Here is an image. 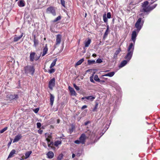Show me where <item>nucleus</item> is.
<instances>
[{"mask_svg": "<svg viewBox=\"0 0 160 160\" xmlns=\"http://www.w3.org/2000/svg\"><path fill=\"white\" fill-rule=\"evenodd\" d=\"M134 48L133 44H130L127 49L128 52L124 57L125 59L129 61L131 60Z\"/></svg>", "mask_w": 160, "mask_h": 160, "instance_id": "1", "label": "nucleus"}, {"mask_svg": "<svg viewBox=\"0 0 160 160\" xmlns=\"http://www.w3.org/2000/svg\"><path fill=\"white\" fill-rule=\"evenodd\" d=\"M24 71L27 75L28 74L33 75L35 72V69L32 66H28L24 67Z\"/></svg>", "mask_w": 160, "mask_h": 160, "instance_id": "2", "label": "nucleus"}, {"mask_svg": "<svg viewBox=\"0 0 160 160\" xmlns=\"http://www.w3.org/2000/svg\"><path fill=\"white\" fill-rule=\"evenodd\" d=\"M144 23L143 21H142V18H139L135 24V27L137 29H135L138 32L142 28Z\"/></svg>", "mask_w": 160, "mask_h": 160, "instance_id": "3", "label": "nucleus"}, {"mask_svg": "<svg viewBox=\"0 0 160 160\" xmlns=\"http://www.w3.org/2000/svg\"><path fill=\"white\" fill-rule=\"evenodd\" d=\"M137 32V31L135 29L134 31L132 32V34L131 39L133 41V42H131L130 44H133L134 47V45L136 40V37L138 33V32Z\"/></svg>", "mask_w": 160, "mask_h": 160, "instance_id": "4", "label": "nucleus"}, {"mask_svg": "<svg viewBox=\"0 0 160 160\" xmlns=\"http://www.w3.org/2000/svg\"><path fill=\"white\" fill-rule=\"evenodd\" d=\"M45 135L46 140L47 142L48 147H51V145L52 144V142H50V139L52 138V136L50 134L47 133H46Z\"/></svg>", "mask_w": 160, "mask_h": 160, "instance_id": "5", "label": "nucleus"}, {"mask_svg": "<svg viewBox=\"0 0 160 160\" xmlns=\"http://www.w3.org/2000/svg\"><path fill=\"white\" fill-rule=\"evenodd\" d=\"M46 12L48 13H51L54 16L56 15L55 9L52 7H50L48 8L47 9Z\"/></svg>", "mask_w": 160, "mask_h": 160, "instance_id": "6", "label": "nucleus"}, {"mask_svg": "<svg viewBox=\"0 0 160 160\" xmlns=\"http://www.w3.org/2000/svg\"><path fill=\"white\" fill-rule=\"evenodd\" d=\"M111 13L110 12H108L107 13V16L106 17V14L105 13L103 15V20L104 22H108L107 18H111Z\"/></svg>", "mask_w": 160, "mask_h": 160, "instance_id": "7", "label": "nucleus"}, {"mask_svg": "<svg viewBox=\"0 0 160 160\" xmlns=\"http://www.w3.org/2000/svg\"><path fill=\"white\" fill-rule=\"evenodd\" d=\"M55 85V79L53 78L50 80L49 82L48 87L49 88L51 89H52L53 87Z\"/></svg>", "mask_w": 160, "mask_h": 160, "instance_id": "8", "label": "nucleus"}, {"mask_svg": "<svg viewBox=\"0 0 160 160\" xmlns=\"http://www.w3.org/2000/svg\"><path fill=\"white\" fill-rule=\"evenodd\" d=\"M86 139V136L84 133L82 134L79 138L80 142H81V143L82 144L85 143Z\"/></svg>", "mask_w": 160, "mask_h": 160, "instance_id": "9", "label": "nucleus"}, {"mask_svg": "<svg viewBox=\"0 0 160 160\" xmlns=\"http://www.w3.org/2000/svg\"><path fill=\"white\" fill-rule=\"evenodd\" d=\"M62 36L60 34H58L56 36V44L59 45L60 44L61 41Z\"/></svg>", "mask_w": 160, "mask_h": 160, "instance_id": "10", "label": "nucleus"}, {"mask_svg": "<svg viewBox=\"0 0 160 160\" xmlns=\"http://www.w3.org/2000/svg\"><path fill=\"white\" fill-rule=\"evenodd\" d=\"M22 138V136L21 134H18L17 135L15 136L14 138L13 139V142H18L20 139Z\"/></svg>", "mask_w": 160, "mask_h": 160, "instance_id": "11", "label": "nucleus"}, {"mask_svg": "<svg viewBox=\"0 0 160 160\" xmlns=\"http://www.w3.org/2000/svg\"><path fill=\"white\" fill-rule=\"evenodd\" d=\"M48 51V45L47 44H46L45 45L43 49L42 53V57L44 56L47 54Z\"/></svg>", "mask_w": 160, "mask_h": 160, "instance_id": "12", "label": "nucleus"}, {"mask_svg": "<svg viewBox=\"0 0 160 160\" xmlns=\"http://www.w3.org/2000/svg\"><path fill=\"white\" fill-rule=\"evenodd\" d=\"M34 44L33 46L36 48L39 43V41L38 39L36 38V37L35 35L34 36L33 39Z\"/></svg>", "mask_w": 160, "mask_h": 160, "instance_id": "13", "label": "nucleus"}, {"mask_svg": "<svg viewBox=\"0 0 160 160\" xmlns=\"http://www.w3.org/2000/svg\"><path fill=\"white\" fill-rule=\"evenodd\" d=\"M107 82L109 84L113 87H116L117 85V83L114 81L110 80V79H109L107 81Z\"/></svg>", "mask_w": 160, "mask_h": 160, "instance_id": "14", "label": "nucleus"}, {"mask_svg": "<svg viewBox=\"0 0 160 160\" xmlns=\"http://www.w3.org/2000/svg\"><path fill=\"white\" fill-rule=\"evenodd\" d=\"M25 3L24 0H20L18 2V6L20 7H22L25 6Z\"/></svg>", "mask_w": 160, "mask_h": 160, "instance_id": "15", "label": "nucleus"}, {"mask_svg": "<svg viewBox=\"0 0 160 160\" xmlns=\"http://www.w3.org/2000/svg\"><path fill=\"white\" fill-rule=\"evenodd\" d=\"M142 8L140 10V11L142 12H148L150 11V7L149 6H147L142 7Z\"/></svg>", "mask_w": 160, "mask_h": 160, "instance_id": "16", "label": "nucleus"}, {"mask_svg": "<svg viewBox=\"0 0 160 160\" xmlns=\"http://www.w3.org/2000/svg\"><path fill=\"white\" fill-rule=\"evenodd\" d=\"M8 97L11 99H16L18 98L17 95L8 94L7 95Z\"/></svg>", "mask_w": 160, "mask_h": 160, "instance_id": "17", "label": "nucleus"}, {"mask_svg": "<svg viewBox=\"0 0 160 160\" xmlns=\"http://www.w3.org/2000/svg\"><path fill=\"white\" fill-rule=\"evenodd\" d=\"M129 62V61H128L127 60H124L121 63L120 65L119 66V68H121L122 67L126 65L128 63V62Z\"/></svg>", "mask_w": 160, "mask_h": 160, "instance_id": "18", "label": "nucleus"}, {"mask_svg": "<svg viewBox=\"0 0 160 160\" xmlns=\"http://www.w3.org/2000/svg\"><path fill=\"white\" fill-rule=\"evenodd\" d=\"M68 89L69 90L70 92L72 95H73L75 96H76L77 93L76 92L75 90L72 88L70 86H69Z\"/></svg>", "mask_w": 160, "mask_h": 160, "instance_id": "19", "label": "nucleus"}, {"mask_svg": "<svg viewBox=\"0 0 160 160\" xmlns=\"http://www.w3.org/2000/svg\"><path fill=\"white\" fill-rule=\"evenodd\" d=\"M115 73L114 72H112L107 74H105L104 75H103L102 76V77H103L104 76H108L109 77H112L114 75Z\"/></svg>", "mask_w": 160, "mask_h": 160, "instance_id": "20", "label": "nucleus"}, {"mask_svg": "<svg viewBox=\"0 0 160 160\" xmlns=\"http://www.w3.org/2000/svg\"><path fill=\"white\" fill-rule=\"evenodd\" d=\"M35 53L34 52H31L30 53V61L31 62L33 61L34 60V57L35 55Z\"/></svg>", "mask_w": 160, "mask_h": 160, "instance_id": "21", "label": "nucleus"}, {"mask_svg": "<svg viewBox=\"0 0 160 160\" xmlns=\"http://www.w3.org/2000/svg\"><path fill=\"white\" fill-rule=\"evenodd\" d=\"M54 97L52 94H50V104L52 106L54 101Z\"/></svg>", "mask_w": 160, "mask_h": 160, "instance_id": "22", "label": "nucleus"}, {"mask_svg": "<svg viewBox=\"0 0 160 160\" xmlns=\"http://www.w3.org/2000/svg\"><path fill=\"white\" fill-rule=\"evenodd\" d=\"M24 33H22L21 35L18 37H15L14 38L13 41L14 42H16L18 41L19 40H20L22 37L23 36Z\"/></svg>", "mask_w": 160, "mask_h": 160, "instance_id": "23", "label": "nucleus"}, {"mask_svg": "<svg viewBox=\"0 0 160 160\" xmlns=\"http://www.w3.org/2000/svg\"><path fill=\"white\" fill-rule=\"evenodd\" d=\"M47 155L49 158H52L53 157L54 153L52 151H49L47 153Z\"/></svg>", "mask_w": 160, "mask_h": 160, "instance_id": "24", "label": "nucleus"}, {"mask_svg": "<svg viewBox=\"0 0 160 160\" xmlns=\"http://www.w3.org/2000/svg\"><path fill=\"white\" fill-rule=\"evenodd\" d=\"M16 153V151L14 149L12 150L10 152L8 158H10L13 157V155Z\"/></svg>", "mask_w": 160, "mask_h": 160, "instance_id": "25", "label": "nucleus"}, {"mask_svg": "<svg viewBox=\"0 0 160 160\" xmlns=\"http://www.w3.org/2000/svg\"><path fill=\"white\" fill-rule=\"evenodd\" d=\"M95 98V97L93 96H89L86 97V99L91 101H93Z\"/></svg>", "mask_w": 160, "mask_h": 160, "instance_id": "26", "label": "nucleus"}, {"mask_svg": "<svg viewBox=\"0 0 160 160\" xmlns=\"http://www.w3.org/2000/svg\"><path fill=\"white\" fill-rule=\"evenodd\" d=\"M32 153V151H31L26 152L25 154V159H26L28 158Z\"/></svg>", "mask_w": 160, "mask_h": 160, "instance_id": "27", "label": "nucleus"}, {"mask_svg": "<svg viewBox=\"0 0 160 160\" xmlns=\"http://www.w3.org/2000/svg\"><path fill=\"white\" fill-rule=\"evenodd\" d=\"M62 143V141L57 140L54 143V145L56 147H58L59 145H61Z\"/></svg>", "mask_w": 160, "mask_h": 160, "instance_id": "28", "label": "nucleus"}, {"mask_svg": "<svg viewBox=\"0 0 160 160\" xmlns=\"http://www.w3.org/2000/svg\"><path fill=\"white\" fill-rule=\"evenodd\" d=\"M91 42V40L90 39H88V40L87 41H85L84 44H85V47H87L89 46V45L90 44Z\"/></svg>", "mask_w": 160, "mask_h": 160, "instance_id": "29", "label": "nucleus"}, {"mask_svg": "<svg viewBox=\"0 0 160 160\" xmlns=\"http://www.w3.org/2000/svg\"><path fill=\"white\" fill-rule=\"evenodd\" d=\"M57 61V58L53 60V61L52 62V63L51 64L50 66V68H52L55 65V64L56 63V62Z\"/></svg>", "mask_w": 160, "mask_h": 160, "instance_id": "30", "label": "nucleus"}, {"mask_svg": "<svg viewBox=\"0 0 160 160\" xmlns=\"http://www.w3.org/2000/svg\"><path fill=\"white\" fill-rule=\"evenodd\" d=\"M109 30V26L108 25L107 26V29L104 33V38H105V37H106L108 34V32Z\"/></svg>", "mask_w": 160, "mask_h": 160, "instance_id": "31", "label": "nucleus"}, {"mask_svg": "<svg viewBox=\"0 0 160 160\" xmlns=\"http://www.w3.org/2000/svg\"><path fill=\"white\" fill-rule=\"evenodd\" d=\"M84 61V59L83 58L81 59L80 60L77 62L76 64V66L80 65Z\"/></svg>", "mask_w": 160, "mask_h": 160, "instance_id": "32", "label": "nucleus"}, {"mask_svg": "<svg viewBox=\"0 0 160 160\" xmlns=\"http://www.w3.org/2000/svg\"><path fill=\"white\" fill-rule=\"evenodd\" d=\"M88 64L90 65L94 63L95 62V61L94 60H88Z\"/></svg>", "mask_w": 160, "mask_h": 160, "instance_id": "33", "label": "nucleus"}, {"mask_svg": "<svg viewBox=\"0 0 160 160\" xmlns=\"http://www.w3.org/2000/svg\"><path fill=\"white\" fill-rule=\"evenodd\" d=\"M94 80L96 82H98L99 81L100 79L99 78L98 76L97 75H95L94 77Z\"/></svg>", "mask_w": 160, "mask_h": 160, "instance_id": "34", "label": "nucleus"}, {"mask_svg": "<svg viewBox=\"0 0 160 160\" xmlns=\"http://www.w3.org/2000/svg\"><path fill=\"white\" fill-rule=\"evenodd\" d=\"M148 2L147 1H146L142 3V7L147 6H148Z\"/></svg>", "mask_w": 160, "mask_h": 160, "instance_id": "35", "label": "nucleus"}, {"mask_svg": "<svg viewBox=\"0 0 160 160\" xmlns=\"http://www.w3.org/2000/svg\"><path fill=\"white\" fill-rule=\"evenodd\" d=\"M61 19V17L60 16H58L56 18H55L53 21V22H56L57 21L60 20Z\"/></svg>", "mask_w": 160, "mask_h": 160, "instance_id": "36", "label": "nucleus"}, {"mask_svg": "<svg viewBox=\"0 0 160 160\" xmlns=\"http://www.w3.org/2000/svg\"><path fill=\"white\" fill-rule=\"evenodd\" d=\"M157 6V4H155L152 6H150V11H151L152 10H153L154 8H155V7Z\"/></svg>", "mask_w": 160, "mask_h": 160, "instance_id": "37", "label": "nucleus"}, {"mask_svg": "<svg viewBox=\"0 0 160 160\" xmlns=\"http://www.w3.org/2000/svg\"><path fill=\"white\" fill-rule=\"evenodd\" d=\"M157 6V4H155L152 6H150V11H151L152 10H153L154 8H155V7Z\"/></svg>", "mask_w": 160, "mask_h": 160, "instance_id": "38", "label": "nucleus"}, {"mask_svg": "<svg viewBox=\"0 0 160 160\" xmlns=\"http://www.w3.org/2000/svg\"><path fill=\"white\" fill-rule=\"evenodd\" d=\"M7 129L8 128L7 127H5L4 128L0 130V133H3L7 130Z\"/></svg>", "mask_w": 160, "mask_h": 160, "instance_id": "39", "label": "nucleus"}, {"mask_svg": "<svg viewBox=\"0 0 160 160\" xmlns=\"http://www.w3.org/2000/svg\"><path fill=\"white\" fill-rule=\"evenodd\" d=\"M121 51V48H119L116 51L115 54L116 55H118Z\"/></svg>", "mask_w": 160, "mask_h": 160, "instance_id": "40", "label": "nucleus"}, {"mask_svg": "<svg viewBox=\"0 0 160 160\" xmlns=\"http://www.w3.org/2000/svg\"><path fill=\"white\" fill-rule=\"evenodd\" d=\"M63 157V155L62 154H60L58 157V160H61Z\"/></svg>", "mask_w": 160, "mask_h": 160, "instance_id": "41", "label": "nucleus"}, {"mask_svg": "<svg viewBox=\"0 0 160 160\" xmlns=\"http://www.w3.org/2000/svg\"><path fill=\"white\" fill-rule=\"evenodd\" d=\"M55 71V70L53 68H51L48 71V72L50 73H52Z\"/></svg>", "mask_w": 160, "mask_h": 160, "instance_id": "42", "label": "nucleus"}, {"mask_svg": "<svg viewBox=\"0 0 160 160\" xmlns=\"http://www.w3.org/2000/svg\"><path fill=\"white\" fill-rule=\"evenodd\" d=\"M61 3L62 5L65 7V1L64 0H61Z\"/></svg>", "mask_w": 160, "mask_h": 160, "instance_id": "43", "label": "nucleus"}, {"mask_svg": "<svg viewBox=\"0 0 160 160\" xmlns=\"http://www.w3.org/2000/svg\"><path fill=\"white\" fill-rule=\"evenodd\" d=\"M102 62V60L100 58L98 59L96 61V62L97 63H100Z\"/></svg>", "mask_w": 160, "mask_h": 160, "instance_id": "44", "label": "nucleus"}, {"mask_svg": "<svg viewBox=\"0 0 160 160\" xmlns=\"http://www.w3.org/2000/svg\"><path fill=\"white\" fill-rule=\"evenodd\" d=\"M39 110V108H35V109L33 110V111L35 113H37L38 112Z\"/></svg>", "mask_w": 160, "mask_h": 160, "instance_id": "45", "label": "nucleus"}, {"mask_svg": "<svg viewBox=\"0 0 160 160\" xmlns=\"http://www.w3.org/2000/svg\"><path fill=\"white\" fill-rule=\"evenodd\" d=\"M37 128H39L41 126V124L40 122H37Z\"/></svg>", "mask_w": 160, "mask_h": 160, "instance_id": "46", "label": "nucleus"}, {"mask_svg": "<svg viewBox=\"0 0 160 160\" xmlns=\"http://www.w3.org/2000/svg\"><path fill=\"white\" fill-rule=\"evenodd\" d=\"M90 78V81L91 82H93V83H95V82L93 79V77L92 76H91Z\"/></svg>", "mask_w": 160, "mask_h": 160, "instance_id": "47", "label": "nucleus"}, {"mask_svg": "<svg viewBox=\"0 0 160 160\" xmlns=\"http://www.w3.org/2000/svg\"><path fill=\"white\" fill-rule=\"evenodd\" d=\"M80 141L79 140H77L75 141H74V142L76 144H79L80 143H81V142H80Z\"/></svg>", "mask_w": 160, "mask_h": 160, "instance_id": "48", "label": "nucleus"}, {"mask_svg": "<svg viewBox=\"0 0 160 160\" xmlns=\"http://www.w3.org/2000/svg\"><path fill=\"white\" fill-rule=\"evenodd\" d=\"M42 145L45 148H47V146L45 143L43 142L42 143Z\"/></svg>", "mask_w": 160, "mask_h": 160, "instance_id": "49", "label": "nucleus"}, {"mask_svg": "<svg viewBox=\"0 0 160 160\" xmlns=\"http://www.w3.org/2000/svg\"><path fill=\"white\" fill-rule=\"evenodd\" d=\"M98 82H100L101 84H102L105 82V81L104 80H100V79L99 81Z\"/></svg>", "mask_w": 160, "mask_h": 160, "instance_id": "50", "label": "nucleus"}, {"mask_svg": "<svg viewBox=\"0 0 160 160\" xmlns=\"http://www.w3.org/2000/svg\"><path fill=\"white\" fill-rule=\"evenodd\" d=\"M87 105H84V106H83L81 108V109H83L85 108H87Z\"/></svg>", "mask_w": 160, "mask_h": 160, "instance_id": "51", "label": "nucleus"}, {"mask_svg": "<svg viewBox=\"0 0 160 160\" xmlns=\"http://www.w3.org/2000/svg\"><path fill=\"white\" fill-rule=\"evenodd\" d=\"M74 88L77 91H78L80 89L79 87L77 86Z\"/></svg>", "mask_w": 160, "mask_h": 160, "instance_id": "52", "label": "nucleus"}, {"mask_svg": "<svg viewBox=\"0 0 160 160\" xmlns=\"http://www.w3.org/2000/svg\"><path fill=\"white\" fill-rule=\"evenodd\" d=\"M38 132L39 134H41L42 132V130H39L38 131Z\"/></svg>", "mask_w": 160, "mask_h": 160, "instance_id": "53", "label": "nucleus"}, {"mask_svg": "<svg viewBox=\"0 0 160 160\" xmlns=\"http://www.w3.org/2000/svg\"><path fill=\"white\" fill-rule=\"evenodd\" d=\"M118 55H116L114 53V55H113V58L115 59L117 58V57Z\"/></svg>", "mask_w": 160, "mask_h": 160, "instance_id": "54", "label": "nucleus"}, {"mask_svg": "<svg viewBox=\"0 0 160 160\" xmlns=\"http://www.w3.org/2000/svg\"><path fill=\"white\" fill-rule=\"evenodd\" d=\"M89 123H90V122L89 121H87V122H86L85 123V125H87Z\"/></svg>", "mask_w": 160, "mask_h": 160, "instance_id": "55", "label": "nucleus"}, {"mask_svg": "<svg viewBox=\"0 0 160 160\" xmlns=\"http://www.w3.org/2000/svg\"><path fill=\"white\" fill-rule=\"evenodd\" d=\"M75 155L73 153L72 155V158H73L75 157Z\"/></svg>", "mask_w": 160, "mask_h": 160, "instance_id": "56", "label": "nucleus"}, {"mask_svg": "<svg viewBox=\"0 0 160 160\" xmlns=\"http://www.w3.org/2000/svg\"><path fill=\"white\" fill-rule=\"evenodd\" d=\"M60 122V120L59 119H57V123H59Z\"/></svg>", "mask_w": 160, "mask_h": 160, "instance_id": "57", "label": "nucleus"}, {"mask_svg": "<svg viewBox=\"0 0 160 160\" xmlns=\"http://www.w3.org/2000/svg\"><path fill=\"white\" fill-rule=\"evenodd\" d=\"M92 56L93 57H96L97 55H96V54H92Z\"/></svg>", "mask_w": 160, "mask_h": 160, "instance_id": "58", "label": "nucleus"}, {"mask_svg": "<svg viewBox=\"0 0 160 160\" xmlns=\"http://www.w3.org/2000/svg\"><path fill=\"white\" fill-rule=\"evenodd\" d=\"M81 155V154L80 153H78L76 155L78 156H79Z\"/></svg>", "mask_w": 160, "mask_h": 160, "instance_id": "59", "label": "nucleus"}, {"mask_svg": "<svg viewBox=\"0 0 160 160\" xmlns=\"http://www.w3.org/2000/svg\"><path fill=\"white\" fill-rule=\"evenodd\" d=\"M86 99V97H82L81 98V99L82 100H84V99Z\"/></svg>", "mask_w": 160, "mask_h": 160, "instance_id": "60", "label": "nucleus"}, {"mask_svg": "<svg viewBox=\"0 0 160 160\" xmlns=\"http://www.w3.org/2000/svg\"><path fill=\"white\" fill-rule=\"evenodd\" d=\"M102 77L103 78V79H105V80H108H108H109V79H108V78H104L103 77Z\"/></svg>", "mask_w": 160, "mask_h": 160, "instance_id": "61", "label": "nucleus"}, {"mask_svg": "<svg viewBox=\"0 0 160 160\" xmlns=\"http://www.w3.org/2000/svg\"><path fill=\"white\" fill-rule=\"evenodd\" d=\"M76 86H77V85H76V84H73V86H74V88Z\"/></svg>", "mask_w": 160, "mask_h": 160, "instance_id": "62", "label": "nucleus"}, {"mask_svg": "<svg viewBox=\"0 0 160 160\" xmlns=\"http://www.w3.org/2000/svg\"><path fill=\"white\" fill-rule=\"evenodd\" d=\"M11 144V142H9L8 144V145L9 146V145H10Z\"/></svg>", "mask_w": 160, "mask_h": 160, "instance_id": "63", "label": "nucleus"}, {"mask_svg": "<svg viewBox=\"0 0 160 160\" xmlns=\"http://www.w3.org/2000/svg\"><path fill=\"white\" fill-rule=\"evenodd\" d=\"M157 0H152V1H153V2L156 1Z\"/></svg>", "mask_w": 160, "mask_h": 160, "instance_id": "64", "label": "nucleus"}]
</instances>
